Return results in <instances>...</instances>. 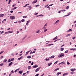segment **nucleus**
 <instances>
[{"instance_id": "nucleus-1", "label": "nucleus", "mask_w": 76, "mask_h": 76, "mask_svg": "<svg viewBox=\"0 0 76 76\" xmlns=\"http://www.w3.org/2000/svg\"><path fill=\"white\" fill-rule=\"evenodd\" d=\"M64 56V54H63V53H61L60 54L58 55V57L59 58H60V57H63Z\"/></svg>"}, {"instance_id": "nucleus-2", "label": "nucleus", "mask_w": 76, "mask_h": 76, "mask_svg": "<svg viewBox=\"0 0 76 76\" xmlns=\"http://www.w3.org/2000/svg\"><path fill=\"white\" fill-rule=\"evenodd\" d=\"M10 19H11L12 20H13L15 19V16H11L10 17Z\"/></svg>"}, {"instance_id": "nucleus-3", "label": "nucleus", "mask_w": 76, "mask_h": 76, "mask_svg": "<svg viewBox=\"0 0 76 76\" xmlns=\"http://www.w3.org/2000/svg\"><path fill=\"white\" fill-rule=\"evenodd\" d=\"M30 22L31 21H30V20H28V21H27L26 23V25L27 26H28V25H29V23H30Z\"/></svg>"}, {"instance_id": "nucleus-4", "label": "nucleus", "mask_w": 76, "mask_h": 76, "mask_svg": "<svg viewBox=\"0 0 76 76\" xmlns=\"http://www.w3.org/2000/svg\"><path fill=\"white\" fill-rule=\"evenodd\" d=\"M41 69V67L38 68L37 69H35V72H38L39 70V69Z\"/></svg>"}, {"instance_id": "nucleus-5", "label": "nucleus", "mask_w": 76, "mask_h": 76, "mask_svg": "<svg viewBox=\"0 0 76 76\" xmlns=\"http://www.w3.org/2000/svg\"><path fill=\"white\" fill-rule=\"evenodd\" d=\"M37 1H38V0H36L32 2V4H35V3H36Z\"/></svg>"}, {"instance_id": "nucleus-6", "label": "nucleus", "mask_w": 76, "mask_h": 76, "mask_svg": "<svg viewBox=\"0 0 76 76\" xmlns=\"http://www.w3.org/2000/svg\"><path fill=\"white\" fill-rule=\"evenodd\" d=\"M70 70H71V71H72V72H75V71L76 70V69L75 68H74L73 69H70Z\"/></svg>"}, {"instance_id": "nucleus-7", "label": "nucleus", "mask_w": 76, "mask_h": 76, "mask_svg": "<svg viewBox=\"0 0 76 76\" xmlns=\"http://www.w3.org/2000/svg\"><path fill=\"white\" fill-rule=\"evenodd\" d=\"M68 75V73H66L63 74V76H65L66 75Z\"/></svg>"}, {"instance_id": "nucleus-8", "label": "nucleus", "mask_w": 76, "mask_h": 76, "mask_svg": "<svg viewBox=\"0 0 76 76\" xmlns=\"http://www.w3.org/2000/svg\"><path fill=\"white\" fill-rule=\"evenodd\" d=\"M55 57V56L54 55H53L51 57H49L50 58H54Z\"/></svg>"}, {"instance_id": "nucleus-9", "label": "nucleus", "mask_w": 76, "mask_h": 76, "mask_svg": "<svg viewBox=\"0 0 76 76\" xmlns=\"http://www.w3.org/2000/svg\"><path fill=\"white\" fill-rule=\"evenodd\" d=\"M4 16V14H0V17H3Z\"/></svg>"}, {"instance_id": "nucleus-10", "label": "nucleus", "mask_w": 76, "mask_h": 76, "mask_svg": "<svg viewBox=\"0 0 76 76\" xmlns=\"http://www.w3.org/2000/svg\"><path fill=\"white\" fill-rule=\"evenodd\" d=\"M13 64V62H11L8 65V66L9 67L11 66V65H12Z\"/></svg>"}, {"instance_id": "nucleus-11", "label": "nucleus", "mask_w": 76, "mask_h": 76, "mask_svg": "<svg viewBox=\"0 0 76 76\" xmlns=\"http://www.w3.org/2000/svg\"><path fill=\"white\" fill-rule=\"evenodd\" d=\"M33 67L34 69L37 68V67H38V65H34L33 66Z\"/></svg>"}, {"instance_id": "nucleus-12", "label": "nucleus", "mask_w": 76, "mask_h": 76, "mask_svg": "<svg viewBox=\"0 0 76 76\" xmlns=\"http://www.w3.org/2000/svg\"><path fill=\"white\" fill-rule=\"evenodd\" d=\"M8 32V34H12V33H13V31H9Z\"/></svg>"}, {"instance_id": "nucleus-13", "label": "nucleus", "mask_w": 76, "mask_h": 76, "mask_svg": "<svg viewBox=\"0 0 76 76\" xmlns=\"http://www.w3.org/2000/svg\"><path fill=\"white\" fill-rule=\"evenodd\" d=\"M70 50H73V51H75V50H76V48H71L70 49Z\"/></svg>"}, {"instance_id": "nucleus-14", "label": "nucleus", "mask_w": 76, "mask_h": 76, "mask_svg": "<svg viewBox=\"0 0 76 76\" xmlns=\"http://www.w3.org/2000/svg\"><path fill=\"white\" fill-rule=\"evenodd\" d=\"M61 72H58L57 73L56 75L59 76V75H60V74H61Z\"/></svg>"}, {"instance_id": "nucleus-15", "label": "nucleus", "mask_w": 76, "mask_h": 76, "mask_svg": "<svg viewBox=\"0 0 76 76\" xmlns=\"http://www.w3.org/2000/svg\"><path fill=\"white\" fill-rule=\"evenodd\" d=\"M22 58H23V56H22L20 58H18V60H21V59H22Z\"/></svg>"}, {"instance_id": "nucleus-16", "label": "nucleus", "mask_w": 76, "mask_h": 76, "mask_svg": "<svg viewBox=\"0 0 76 76\" xmlns=\"http://www.w3.org/2000/svg\"><path fill=\"white\" fill-rule=\"evenodd\" d=\"M52 64V63H49L48 64V66H51Z\"/></svg>"}, {"instance_id": "nucleus-17", "label": "nucleus", "mask_w": 76, "mask_h": 76, "mask_svg": "<svg viewBox=\"0 0 76 76\" xmlns=\"http://www.w3.org/2000/svg\"><path fill=\"white\" fill-rule=\"evenodd\" d=\"M7 20L6 19H4L2 21V23H4L5 22H6V21Z\"/></svg>"}, {"instance_id": "nucleus-18", "label": "nucleus", "mask_w": 76, "mask_h": 76, "mask_svg": "<svg viewBox=\"0 0 76 76\" xmlns=\"http://www.w3.org/2000/svg\"><path fill=\"white\" fill-rule=\"evenodd\" d=\"M22 72H23V70H22V71H19V73H20V74H22Z\"/></svg>"}, {"instance_id": "nucleus-19", "label": "nucleus", "mask_w": 76, "mask_h": 76, "mask_svg": "<svg viewBox=\"0 0 76 76\" xmlns=\"http://www.w3.org/2000/svg\"><path fill=\"white\" fill-rule=\"evenodd\" d=\"M45 61H49V60H50V58H46L45 59Z\"/></svg>"}, {"instance_id": "nucleus-20", "label": "nucleus", "mask_w": 76, "mask_h": 76, "mask_svg": "<svg viewBox=\"0 0 76 76\" xmlns=\"http://www.w3.org/2000/svg\"><path fill=\"white\" fill-rule=\"evenodd\" d=\"M64 50V48H61L60 50H61V51H63Z\"/></svg>"}, {"instance_id": "nucleus-21", "label": "nucleus", "mask_w": 76, "mask_h": 76, "mask_svg": "<svg viewBox=\"0 0 76 76\" xmlns=\"http://www.w3.org/2000/svg\"><path fill=\"white\" fill-rule=\"evenodd\" d=\"M54 45V44H51L48 45H47L48 46H51V45Z\"/></svg>"}, {"instance_id": "nucleus-22", "label": "nucleus", "mask_w": 76, "mask_h": 76, "mask_svg": "<svg viewBox=\"0 0 76 76\" xmlns=\"http://www.w3.org/2000/svg\"><path fill=\"white\" fill-rule=\"evenodd\" d=\"M21 21L22 22H25V19H22L21 20Z\"/></svg>"}, {"instance_id": "nucleus-23", "label": "nucleus", "mask_w": 76, "mask_h": 76, "mask_svg": "<svg viewBox=\"0 0 76 76\" xmlns=\"http://www.w3.org/2000/svg\"><path fill=\"white\" fill-rule=\"evenodd\" d=\"M58 22H59V20H57L54 23V24H56V23H58Z\"/></svg>"}, {"instance_id": "nucleus-24", "label": "nucleus", "mask_w": 76, "mask_h": 76, "mask_svg": "<svg viewBox=\"0 0 76 76\" xmlns=\"http://www.w3.org/2000/svg\"><path fill=\"white\" fill-rule=\"evenodd\" d=\"M57 38H58V37H57V36H56L55 37V38L53 39V40H56V39H57Z\"/></svg>"}, {"instance_id": "nucleus-25", "label": "nucleus", "mask_w": 76, "mask_h": 76, "mask_svg": "<svg viewBox=\"0 0 76 76\" xmlns=\"http://www.w3.org/2000/svg\"><path fill=\"white\" fill-rule=\"evenodd\" d=\"M59 70V68H57V69H55L54 70V71L55 72H56V71H57V70Z\"/></svg>"}, {"instance_id": "nucleus-26", "label": "nucleus", "mask_w": 76, "mask_h": 76, "mask_svg": "<svg viewBox=\"0 0 76 76\" xmlns=\"http://www.w3.org/2000/svg\"><path fill=\"white\" fill-rule=\"evenodd\" d=\"M20 68H18L17 69H16L14 72L15 73H16V72H17L18 70H20Z\"/></svg>"}, {"instance_id": "nucleus-27", "label": "nucleus", "mask_w": 76, "mask_h": 76, "mask_svg": "<svg viewBox=\"0 0 76 76\" xmlns=\"http://www.w3.org/2000/svg\"><path fill=\"white\" fill-rule=\"evenodd\" d=\"M28 5H29V4H26L24 6H23V7H26V6H28Z\"/></svg>"}, {"instance_id": "nucleus-28", "label": "nucleus", "mask_w": 76, "mask_h": 76, "mask_svg": "<svg viewBox=\"0 0 76 76\" xmlns=\"http://www.w3.org/2000/svg\"><path fill=\"white\" fill-rule=\"evenodd\" d=\"M39 31H40L39 30H38L37 31H36V34H38V33H39Z\"/></svg>"}, {"instance_id": "nucleus-29", "label": "nucleus", "mask_w": 76, "mask_h": 76, "mask_svg": "<svg viewBox=\"0 0 76 76\" xmlns=\"http://www.w3.org/2000/svg\"><path fill=\"white\" fill-rule=\"evenodd\" d=\"M14 60H15V58H12L11 59V61H14Z\"/></svg>"}, {"instance_id": "nucleus-30", "label": "nucleus", "mask_w": 76, "mask_h": 76, "mask_svg": "<svg viewBox=\"0 0 76 76\" xmlns=\"http://www.w3.org/2000/svg\"><path fill=\"white\" fill-rule=\"evenodd\" d=\"M31 66H28V70L31 69Z\"/></svg>"}, {"instance_id": "nucleus-31", "label": "nucleus", "mask_w": 76, "mask_h": 76, "mask_svg": "<svg viewBox=\"0 0 76 76\" xmlns=\"http://www.w3.org/2000/svg\"><path fill=\"white\" fill-rule=\"evenodd\" d=\"M31 58V56H27V58Z\"/></svg>"}, {"instance_id": "nucleus-32", "label": "nucleus", "mask_w": 76, "mask_h": 76, "mask_svg": "<svg viewBox=\"0 0 76 76\" xmlns=\"http://www.w3.org/2000/svg\"><path fill=\"white\" fill-rule=\"evenodd\" d=\"M4 53V50H2L1 51V52L0 53V54H2V53Z\"/></svg>"}, {"instance_id": "nucleus-33", "label": "nucleus", "mask_w": 76, "mask_h": 76, "mask_svg": "<svg viewBox=\"0 0 76 76\" xmlns=\"http://www.w3.org/2000/svg\"><path fill=\"white\" fill-rule=\"evenodd\" d=\"M67 64H68V65H69V64H70V63H69V62L68 61L67 62Z\"/></svg>"}, {"instance_id": "nucleus-34", "label": "nucleus", "mask_w": 76, "mask_h": 76, "mask_svg": "<svg viewBox=\"0 0 76 76\" xmlns=\"http://www.w3.org/2000/svg\"><path fill=\"white\" fill-rule=\"evenodd\" d=\"M11 1V0H9V2L8 3V4H10V3Z\"/></svg>"}, {"instance_id": "nucleus-35", "label": "nucleus", "mask_w": 76, "mask_h": 76, "mask_svg": "<svg viewBox=\"0 0 76 76\" xmlns=\"http://www.w3.org/2000/svg\"><path fill=\"white\" fill-rule=\"evenodd\" d=\"M3 58V56H1V57H0V60H1Z\"/></svg>"}, {"instance_id": "nucleus-36", "label": "nucleus", "mask_w": 76, "mask_h": 76, "mask_svg": "<svg viewBox=\"0 0 76 76\" xmlns=\"http://www.w3.org/2000/svg\"><path fill=\"white\" fill-rule=\"evenodd\" d=\"M68 52H69V50H67L65 52V53H68Z\"/></svg>"}, {"instance_id": "nucleus-37", "label": "nucleus", "mask_w": 76, "mask_h": 76, "mask_svg": "<svg viewBox=\"0 0 76 76\" xmlns=\"http://www.w3.org/2000/svg\"><path fill=\"white\" fill-rule=\"evenodd\" d=\"M57 62H58V61H56L54 63V64H57Z\"/></svg>"}, {"instance_id": "nucleus-38", "label": "nucleus", "mask_w": 76, "mask_h": 76, "mask_svg": "<svg viewBox=\"0 0 76 76\" xmlns=\"http://www.w3.org/2000/svg\"><path fill=\"white\" fill-rule=\"evenodd\" d=\"M66 9H67H67H69V6H67L66 7Z\"/></svg>"}, {"instance_id": "nucleus-39", "label": "nucleus", "mask_w": 76, "mask_h": 76, "mask_svg": "<svg viewBox=\"0 0 76 76\" xmlns=\"http://www.w3.org/2000/svg\"><path fill=\"white\" fill-rule=\"evenodd\" d=\"M38 16H44V15H42V14H41L39 15Z\"/></svg>"}, {"instance_id": "nucleus-40", "label": "nucleus", "mask_w": 76, "mask_h": 76, "mask_svg": "<svg viewBox=\"0 0 76 76\" xmlns=\"http://www.w3.org/2000/svg\"><path fill=\"white\" fill-rule=\"evenodd\" d=\"M71 13H72V12H69L68 13V16H69V15H70V14H71Z\"/></svg>"}, {"instance_id": "nucleus-41", "label": "nucleus", "mask_w": 76, "mask_h": 76, "mask_svg": "<svg viewBox=\"0 0 76 76\" xmlns=\"http://www.w3.org/2000/svg\"><path fill=\"white\" fill-rule=\"evenodd\" d=\"M6 61H7V60L6 59H4V62H6Z\"/></svg>"}, {"instance_id": "nucleus-42", "label": "nucleus", "mask_w": 76, "mask_h": 76, "mask_svg": "<svg viewBox=\"0 0 76 76\" xmlns=\"http://www.w3.org/2000/svg\"><path fill=\"white\" fill-rule=\"evenodd\" d=\"M26 17H28V16H23V18H26Z\"/></svg>"}, {"instance_id": "nucleus-43", "label": "nucleus", "mask_w": 76, "mask_h": 76, "mask_svg": "<svg viewBox=\"0 0 76 76\" xmlns=\"http://www.w3.org/2000/svg\"><path fill=\"white\" fill-rule=\"evenodd\" d=\"M11 61L10 60V58L9 59V60L8 61V62L9 63H10Z\"/></svg>"}, {"instance_id": "nucleus-44", "label": "nucleus", "mask_w": 76, "mask_h": 76, "mask_svg": "<svg viewBox=\"0 0 76 76\" xmlns=\"http://www.w3.org/2000/svg\"><path fill=\"white\" fill-rule=\"evenodd\" d=\"M16 4H13V5H12V7H14L15 6H16Z\"/></svg>"}, {"instance_id": "nucleus-45", "label": "nucleus", "mask_w": 76, "mask_h": 76, "mask_svg": "<svg viewBox=\"0 0 76 76\" xmlns=\"http://www.w3.org/2000/svg\"><path fill=\"white\" fill-rule=\"evenodd\" d=\"M72 31V29H69V30L67 32H69V31Z\"/></svg>"}, {"instance_id": "nucleus-46", "label": "nucleus", "mask_w": 76, "mask_h": 76, "mask_svg": "<svg viewBox=\"0 0 76 76\" xmlns=\"http://www.w3.org/2000/svg\"><path fill=\"white\" fill-rule=\"evenodd\" d=\"M0 66H3V64L1 63L0 64Z\"/></svg>"}, {"instance_id": "nucleus-47", "label": "nucleus", "mask_w": 76, "mask_h": 76, "mask_svg": "<svg viewBox=\"0 0 76 76\" xmlns=\"http://www.w3.org/2000/svg\"><path fill=\"white\" fill-rule=\"evenodd\" d=\"M38 6H39V5L38 4L35 5V7H38Z\"/></svg>"}, {"instance_id": "nucleus-48", "label": "nucleus", "mask_w": 76, "mask_h": 76, "mask_svg": "<svg viewBox=\"0 0 76 76\" xmlns=\"http://www.w3.org/2000/svg\"><path fill=\"white\" fill-rule=\"evenodd\" d=\"M26 36H25L23 38V39H25V38H26Z\"/></svg>"}, {"instance_id": "nucleus-49", "label": "nucleus", "mask_w": 76, "mask_h": 76, "mask_svg": "<svg viewBox=\"0 0 76 76\" xmlns=\"http://www.w3.org/2000/svg\"><path fill=\"white\" fill-rule=\"evenodd\" d=\"M11 73H14V72L13 71V70H12L11 71Z\"/></svg>"}, {"instance_id": "nucleus-50", "label": "nucleus", "mask_w": 76, "mask_h": 76, "mask_svg": "<svg viewBox=\"0 0 76 76\" xmlns=\"http://www.w3.org/2000/svg\"><path fill=\"white\" fill-rule=\"evenodd\" d=\"M61 63H63V64H65V63H64V61H63V62H61Z\"/></svg>"}, {"instance_id": "nucleus-51", "label": "nucleus", "mask_w": 76, "mask_h": 76, "mask_svg": "<svg viewBox=\"0 0 76 76\" xmlns=\"http://www.w3.org/2000/svg\"><path fill=\"white\" fill-rule=\"evenodd\" d=\"M47 25H48V24H47V23H46L45 25H44V26H47Z\"/></svg>"}, {"instance_id": "nucleus-52", "label": "nucleus", "mask_w": 76, "mask_h": 76, "mask_svg": "<svg viewBox=\"0 0 76 76\" xmlns=\"http://www.w3.org/2000/svg\"><path fill=\"white\" fill-rule=\"evenodd\" d=\"M75 38H76V37H72V39H75Z\"/></svg>"}, {"instance_id": "nucleus-53", "label": "nucleus", "mask_w": 76, "mask_h": 76, "mask_svg": "<svg viewBox=\"0 0 76 76\" xmlns=\"http://www.w3.org/2000/svg\"><path fill=\"white\" fill-rule=\"evenodd\" d=\"M4 33V31H2L1 33V34H3Z\"/></svg>"}, {"instance_id": "nucleus-54", "label": "nucleus", "mask_w": 76, "mask_h": 76, "mask_svg": "<svg viewBox=\"0 0 76 76\" xmlns=\"http://www.w3.org/2000/svg\"><path fill=\"white\" fill-rule=\"evenodd\" d=\"M61 11H62V12H65V11H66V10H61Z\"/></svg>"}, {"instance_id": "nucleus-55", "label": "nucleus", "mask_w": 76, "mask_h": 76, "mask_svg": "<svg viewBox=\"0 0 76 76\" xmlns=\"http://www.w3.org/2000/svg\"><path fill=\"white\" fill-rule=\"evenodd\" d=\"M5 34H7L8 33V31L7 32H5L4 33Z\"/></svg>"}, {"instance_id": "nucleus-56", "label": "nucleus", "mask_w": 76, "mask_h": 76, "mask_svg": "<svg viewBox=\"0 0 76 76\" xmlns=\"http://www.w3.org/2000/svg\"><path fill=\"white\" fill-rule=\"evenodd\" d=\"M43 29H46V27H45V26H43Z\"/></svg>"}, {"instance_id": "nucleus-57", "label": "nucleus", "mask_w": 76, "mask_h": 76, "mask_svg": "<svg viewBox=\"0 0 76 76\" xmlns=\"http://www.w3.org/2000/svg\"><path fill=\"white\" fill-rule=\"evenodd\" d=\"M48 29H46L44 31V32H46V31H47Z\"/></svg>"}, {"instance_id": "nucleus-58", "label": "nucleus", "mask_w": 76, "mask_h": 76, "mask_svg": "<svg viewBox=\"0 0 76 76\" xmlns=\"http://www.w3.org/2000/svg\"><path fill=\"white\" fill-rule=\"evenodd\" d=\"M38 14V13H37L34 14V15H37Z\"/></svg>"}, {"instance_id": "nucleus-59", "label": "nucleus", "mask_w": 76, "mask_h": 76, "mask_svg": "<svg viewBox=\"0 0 76 76\" xmlns=\"http://www.w3.org/2000/svg\"><path fill=\"white\" fill-rule=\"evenodd\" d=\"M17 8V7H15L13 8L14 10H15V9H16Z\"/></svg>"}, {"instance_id": "nucleus-60", "label": "nucleus", "mask_w": 76, "mask_h": 76, "mask_svg": "<svg viewBox=\"0 0 76 76\" xmlns=\"http://www.w3.org/2000/svg\"><path fill=\"white\" fill-rule=\"evenodd\" d=\"M18 14L20 13V14H22V13L21 12H18Z\"/></svg>"}, {"instance_id": "nucleus-61", "label": "nucleus", "mask_w": 76, "mask_h": 76, "mask_svg": "<svg viewBox=\"0 0 76 76\" xmlns=\"http://www.w3.org/2000/svg\"><path fill=\"white\" fill-rule=\"evenodd\" d=\"M28 8H30L31 7V6H28Z\"/></svg>"}, {"instance_id": "nucleus-62", "label": "nucleus", "mask_w": 76, "mask_h": 76, "mask_svg": "<svg viewBox=\"0 0 76 76\" xmlns=\"http://www.w3.org/2000/svg\"><path fill=\"white\" fill-rule=\"evenodd\" d=\"M39 75V74H37V75H35V76H38Z\"/></svg>"}, {"instance_id": "nucleus-63", "label": "nucleus", "mask_w": 76, "mask_h": 76, "mask_svg": "<svg viewBox=\"0 0 76 76\" xmlns=\"http://www.w3.org/2000/svg\"><path fill=\"white\" fill-rule=\"evenodd\" d=\"M11 55L12 56H14L15 55V54L14 53H12Z\"/></svg>"}, {"instance_id": "nucleus-64", "label": "nucleus", "mask_w": 76, "mask_h": 76, "mask_svg": "<svg viewBox=\"0 0 76 76\" xmlns=\"http://www.w3.org/2000/svg\"><path fill=\"white\" fill-rule=\"evenodd\" d=\"M28 53L29 52L28 51L26 53V54H28Z\"/></svg>"}]
</instances>
